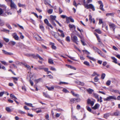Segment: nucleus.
<instances>
[{"label": "nucleus", "instance_id": "obj_2", "mask_svg": "<svg viewBox=\"0 0 120 120\" xmlns=\"http://www.w3.org/2000/svg\"><path fill=\"white\" fill-rule=\"evenodd\" d=\"M71 40L73 42L77 44H78V42H79V41H78L77 37L75 36H73V33L71 34Z\"/></svg>", "mask_w": 120, "mask_h": 120}, {"label": "nucleus", "instance_id": "obj_64", "mask_svg": "<svg viewBox=\"0 0 120 120\" xmlns=\"http://www.w3.org/2000/svg\"><path fill=\"white\" fill-rule=\"evenodd\" d=\"M98 101L101 102H102V98H98Z\"/></svg>", "mask_w": 120, "mask_h": 120}, {"label": "nucleus", "instance_id": "obj_12", "mask_svg": "<svg viewBox=\"0 0 120 120\" xmlns=\"http://www.w3.org/2000/svg\"><path fill=\"white\" fill-rule=\"evenodd\" d=\"M56 17L55 16H53L52 15H51L50 16V21L51 20H54L55 19Z\"/></svg>", "mask_w": 120, "mask_h": 120}, {"label": "nucleus", "instance_id": "obj_27", "mask_svg": "<svg viewBox=\"0 0 120 120\" xmlns=\"http://www.w3.org/2000/svg\"><path fill=\"white\" fill-rule=\"evenodd\" d=\"M110 116V113H107L105 114L104 116V117L105 118H107Z\"/></svg>", "mask_w": 120, "mask_h": 120}, {"label": "nucleus", "instance_id": "obj_22", "mask_svg": "<svg viewBox=\"0 0 120 120\" xmlns=\"http://www.w3.org/2000/svg\"><path fill=\"white\" fill-rule=\"evenodd\" d=\"M12 78L14 80V82L16 84L17 83V82H16L18 80V79L17 78L15 77H12Z\"/></svg>", "mask_w": 120, "mask_h": 120}, {"label": "nucleus", "instance_id": "obj_55", "mask_svg": "<svg viewBox=\"0 0 120 120\" xmlns=\"http://www.w3.org/2000/svg\"><path fill=\"white\" fill-rule=\"evenodd\" d=\"M97 53H98V54L100 55L101 56H102V53L100 49L99 50V51H98L97 52Z\"/></svg>", "mask_w": 120, "mask_h": 120}, {"label": "nucleus", "instance_id": "obj_26", "mask_svg": "<svg viewBox=\"0 0 120 120\" xmlns=\"http://www.w3.org/2000/svg\"><path fill=\"white\" fill-rule=\"evenodd\" d=\"M25 104L26 105L28 106H30L32 107H34L32 105V104L31 103H27L26 102H25Z\"/></svg>", "mask_w": 120, "mask_h": 120}, {"label": "nucleus", "instance_id": "obj_30", "mask_svg": "<svg viewBox=\"0 0 120 120\" xmlns=\"http://www.w3.org/2000/svg\"><path fill=\"white\" fill-rule=\"evenodd\" d=\"M84 64L88 66H89L90 65L89 63L87 61H85L83 63Z\"/></svg>", "mask_w": 120, "mask_h": 120}, {"label": "nucleus", "instance_id": "obj_23", "mask_svg": "<svg viewBox=\"0 0 120 120\" xmlns=\"http://www.w3.org/2000/svg\"><path fill=\"white\" fill-rule=\"evenodd\" d=\"M82 51L86 55H88L90 54V52L88 51L87 50H82Z\"/></svg>", "mask_w": 120, "mask_h": 120}, {"label": "nucleus", "instance_id": "obj_56", "mask_svg": "<svg viewBox=\"0 0 120 120\" xmlns=\"http://www.w3.org/2000/svg\"><path fill=\"white\" fill-rule=\"evenodd\" d=\"M1 62L3 64L5 65H7L8 64L5 61H1Z\"/></svg>", "mask_w": 120, "mask_h": 120}, {"label": "nucleus", "instance_id": "obj_62", "mask_svg": "<svg viewBox=\"0 0 120 120\" xmlns=\"http://www.w3.org/2000/svg\"><path fill=\"white\" fill-rule=\"evenodd\" d=\"M0 7L4 8L5 9L6 8V6L4 5H1V4H0Z\"/></svg>", "mask_w": 120, "mask_h": 120}, {"label": "nucleus", "instance_id": "obj_16", "mask_svg": "<svg viewBox=\"0 0 120 120\" xmlns=\"http://www.w3.org/2000/svg\"><path fill=\"white\" fill-rule=\"evenodd\" d=\"M74 102H75V98H71L70 99V102L71 103H73Z\"/></svg>", "mask_w": 120, "mask_h": 120}, {"label": "nucleus", "instance_id": "obj_13", "mask_svg": "<svg viewBox=\"0 0 120 120\" xmlns=\"http://www.w3.org/2000/svg\"><path fill=\"white\" fill-rule=\"evenodd\" d=\"M50 45H51L52 48L53 49H56V47L54 45V44L53 43H50Z\"/></svg>", "mask_w": 120, "mask_h": 120}, {"label": "nucleus", "instance_id": "obj_61", "mask_svg": "<svg viewBox=\"0 0 120 120\" xmlns=\"http://www.w3.org/2000/svg\"><path fill=\"white\" fill-rule=\"evenodd\" d=\"M52 11L53 10L52 9H50L48 11L49 13L51 14L52 13Z\"/></svg>", "mask_w": 120, "mask_h": 120}, {"label": "nucleus", "instance_id": "obj_11", "mask_svg": "<svg viewBox=\"0 0 120 120\" xmlns=\"http://www.w3.org/2000/svg\"><path fill=\"white\" fill-rule=\"evenodd\" d=\"M23 64L26 67L27 69L28 70H30L31 68L28 65L26 64Z\"/></svg>", "mask_w": 120, "mask_h": 120}, {"label": "nucleus", "instance_id": "obj_38", "mask_svg": "<svg viewBox=\"0 0 120 120\" xmlns=\"http://www.w3.org/2000/svg\"><path fill=\"white\" fill-rule=\"evenodd\" d=\"M68 84V83L67 82H60L59 83H58L59 84V85H61V84Z\"/></svg>", "mask_w": 120, "mask_h": 120}, {"label": "nucleus", "instance_id": "obj_15", "mask_svg": "<svg viewBox=\"0 0 120 120\" xmlns=\"http://www.w3.org/2000/svg\"><path fill=\"white\" fill-rule=\"evenodd\" d=\"M120 114V112L116 110L114 113V114L115 116H118Z\"/></svg>", "mask_w": 120, "mask_h": 120}, {"label": "nucleus", "instance_id": "obj_54", "mask_svg": "<svg viewBox=\"0 0 120 120\" xmlns=\"http://www.w3.org/2000/svg\"><path fill=\"white\" fill-rule=\"evenodd\" d=\"M54 20H51L50 21V22H51L52 25H54V26H56V24L53 21Z\"/></svg>", "mask_w": 120, "mask_h": 120}, {"label": "nucleus", "instance_id": "obj_4", "mask_svg": "<svg viewBox=\"0 0 120 120\" xmlns=\"http://www.w3.org/2000/svg\"><path fill=\"white\" fill-rule=\"evenodd\" d=\"M12 36L16 40H18L19 39V37L18 36L17 34L15 33L12 34Z\"/></svg>", "mask_w": 120, "mask_h": 120}, {"label": "nucleus", "instance_id": "obj_1", "mask_svg": "<svg viewBox=\"0 0 120 120\" xmlns=\"http://www.w3.org/2000/svg\"><path fill=\"white\" fill-rule=\"evenodd\" d=\"M83 5L85 8L87 9H91L93 11L95 10L94 6L92 4H88L86 3L85 0H84Z\"/></svg>", "mask_w": 120, "mask_h": 120}, {"label": "nucleus", "instance_id": "obj_57", "mask_svg": "<svg viewBox=\"0 0 120 120\" xmlns=\"http://www.w3.org/2000/svg\"><path fill=\"white\" fill-rule=\"evenodd\" d=\"M4 40L7 42H8L9 41V40L8 38H4Z\"/></svg>", "mask_w": 120, "mask_h": 120}, {"label": "nucleus", "instance_id": "obj_31", "mask_svg": "<svg viewBox=\"0 0 120 120\" xmlns=\"http://www.w3.org/2000/svg\"><path fill=\"white\" fill-rule=\"evenodd\" d=\"M66 41L68 42H69L70 41V38L69 36H68L66 37L65 39Z\"/></svg>", "mask_w": 120, "mask_h": 120}, {"label": "nucleus", "instance_id": "obj_29", "mask_svg": "<svg viewBox=\"0 0 120 120\" xmlns=\"http://www.w3.org/2000/svg\"><path fill=\"white\" fill-rule=\"evenodd\" d=\"M4 24V22L0 19V26H2Z\"/></svg>", "mask_w": 120, "mask_h": 120}, {"label": "nucleus", "instance_id": "obj_7", "mask_svg": "<svg viewBox=\"0 0 120 120\" xmlns=\"http://www.w3.org/2000/svg\"><path fill=\"white\" fill-rule=\"evenodd\" d=\"M100 106L98 104H96L94 106L92 107V108L94 110H96L98 109Z\"/></svg>", "mask_w": 120, "mask_h": 120}, {"label": "nucleus", "instance_id": "obj_47", "mask_svg": "<svg viewBox=\"0 0 120 120\" xmlns=\"http://www.w3.org/2000/svg\"><path fill=\"white\" fill-rule=\"evenodd\" d=\"M35 38L38 40L41 41L42 40L41 38L38 35V37H35Z\"/></svg>", "mask_w": 120, "mask_h": 120}, {"label": "nucleus", "instance_id": "obj_21", "mask_svg": "<svg viewBox=\"0 0 120 120\" xmlns=\"http://www.w3.org/2000/svg\"><path fill=\"white\" fill-rule=\"evenodd\" d=\"M18 5L19 7H22L23 8H24L26 7V5L24 4H22L20 3H19Z\"/></svg>", "mask_w": 120, "mask_h": 120}, {"label": "nucleus", "instance_id": "obj_63", "mask_svg": "<svg viewBox=\"0 0 120 120\" xmlns=\"http://www.w3.org/2000/svg\"><path fill=\"white\" fill-rule=\"evenodd\" d=\"M99 79L97 77H96L94 78V81L95 82H98Z\"/></svg>", "mask_w": 120, "mask_h": 120}, {"label": "nucleus", "instance_id": "obj_3", "mask_svg": "<svg viewBox=\"0 0 120 120\" xmlns=\"http://www.w3.org/2000/svg\"><path fill=\"white\" fill-rule=\"evenodd\" d=\"M95 102V100H92L88 99L87 101V103L88 104L90 105L91 106H93Z\"/></svg>", "mask_w": 120, "mask_h": 120}, {"label": "nucleus", "instance_id": "obj_25", "mask_svg": "<svg viewBox=\"0 0 120 120\" xmlns=\"http://www.w3.org/2000/svg\"><path fill=\"white\" fill-rule=\"evenodd\" d=\"M114 13H107L106 14V15L107 16H113Z\"/></svg>", "mask_w": 120, "mask_h": 120}, {"label": "nucleus", "instance_id": "obj_41", "mask_svg": "<svg viewBox=\"0 0 120 120\" xmlns=\"http://www.w3.org/2000/svg\"><path fill=\"white\" fill-rule=\"evenodd\" d=\"M62 91L65 93H69V91L66 89L64 88L62 90Z\"/></svg>", "mask_w": 120, "mask_h": 120}, {"label": "nucleus", "instance_id": "obj_34", "mask_svg": "<svg viewBox=\"0 0 120 120\" xmlns=\"http://www.w3.org/2000/svg\"><path fill=\"white\" fill-rule=\"evenodd\" d=\"M47 87L48 89L49 90H53L54 89V87L53 86H52L50 87Z\"/></svg>", "mask_w": 120, "mask_h": 120}, {"label": "nucleus", "instance_id": "obj_8", "mask_svg": "<svg viewBox=\"0 0 120 120\" xmlns=\"http://www.w3.org/2000/svg\"><path fill=\"white\" fill-rule=\"evenodd\" d=\"M2 51L4 53L7 55H12L13 54V53L11 52H8L4 50H3Z\"/></svg>", "mask_w": 120, "mask_h": 120}, {"label": "nucleus", "instance_id": "obj_42", "mask_svg": "<svg viewBox=\"0 0 120 120\" xmlns=\"http://www.w3.org/2000/svg\"><path fill=\"white\" fill-rule=\"evenodd\" d=\"M1 31L5 32L7 33V31H8V32H9L10 30H6L5 29H4L3 30H1Z\"/></svg>", "mask_w": 120, "mask_h": 120}, {"label": "nucleus", "instance_id": "obj_17", "mask_svg": "<svg viewBox=\"0 0 120 120\" xmlns=\"http://www.w3.org/2000/svg\"><path fill=\"white\" fill-rule=\"evenodd\" d=\"M69 27L71 29L73 28L74 29H75L76 28L75 26L74 25L69 24Z\"/></svg>", "mask_w": 120, "mask_h": 120}, {"label": "nucleus", "instance_id": "obj_51", "mask_svg": "<svg viewBox=\"0 0 120 120\" xmlns=\"http://www.w3.org/2000/svg\"><path fill=\"white\" fill-rule=\"evenodd\" d=\"M50 69L51 70L54 71H56V68L52 67H50Z\"/></svg>", "mask_w": 120, "mask_h": 120}, {"label": "nucleus", "instance_id": "obj_9", "mask_svg": "<svg viewBox=\"0 0 120 120\" xmlns=\"http://www.w3.org/2000/svg\"><path fill=\"white\" fill-rule=\"evenodd\" d=\"M86 90L88 93L90 94H91L92 93V92L94 91V90H93L90 89L89 88Z\"/></svg>", "mask_w": 120, "mask_h": 120}, {"label": "nucleus", "instance_id": "obj_35", "mask_svg": "<svg viewBox=\"0 0 120 120\" xmlns=\"http://www.w3.org/2000/svg\"><path fill=\"white\" fill-rule=\"evenodd\" d=\"M111 91L114 93H116L119 92V91L117 90H115L113 89H112L111 90Z\"/></svg>", "mask_w": 120, "mask_h": 120}, {"label": "nucleus", "instance_id": "obj_39", "mask_svg": "<svg viewBox=\"0 0 120 120\" xmlns=\"http://www.w3.org/2000/svg\"><path fill=\"white\" fill-rule=\"evenodd\" d=\"M6 91H4L0 92V97H1L4 93H6Z\"/></svg>", "mask_w": 120, "mask_h": 120}, {"label": "nucleus", "instance_id": "obj_37", "mask_svg": "<svg viewBox=\"0 0 120 120\" xmlns=\"http://www.w3.org/2000/svg\"><path fill=\"white\" fill-rule=\"evenodd\" d=\"M75 102H79L81 100L80 98H75Z\"/></svg>", "mask_w": 120, "mask_h": 120}, {"label": "nucleus", "instance_id": "obj_36", "mask_svg": "<svg viewBox=\"0 0 120 120\" xmlns=\"http://www.w3.org/2000/svg\"><path fill=\"white\" fill-rule=\"evenodd\" d=\"M103 4L100 5V9L101 10H102L103 11H105L104 9L103 8Z\"/></svg>", "mask_w": 120, "mask_h": 120}, {"label": "nucleus", "instance_id": "obj_43", "mask_svg": "<svg viewBox=\"0 0 120 120\" xmlns=\"http://www.w3.org/2000/svg\"><path fill=\"white\" fill-rule=\"evenodd\" d=\"M18 112L19 113L22 114H25V112L23 111H22L20 110H18Z\"/></svg>", "mask_w": 120, "mask_h": 120}, {"label": "nucleus", "instance_id": "obj_10", "mask_svg": "<svg viewBox=\"0 0 120 120\" xmlns=\"http://www.w3.org/2000/svg\"><path fill=\"white\" fill-rule=\"evenodd\" d=\"M109 25L111 28H113L116 27V26L114 24L111 22L109 23Z\"/></svg>", "mask_w": 120, "mask_h": 120}, {"label": "nucleus", "instance_id": "obj_58", "mask_svg": "<svg viewBox=\"0 0 120 120\" xmlns=\"http://www.w3.org/2000/svg\"><path fill=\"white\" fill-rule=\"evenodd\" d=\"M68 17L69 20L71 22H74V19L71 18V17Z\"/></svg>", "mask_w": 120, "mask_h": 120}, {"label": "nucleus", "instance_id": "obj_19", "mask_svg": "<svg viewBox=\"0 0 120 120\" xmlns=\"http://www.w3.org/2000/svg\"><path fill=\"white\" fill-rule=\"evenodd\" d=\"M87 57H88L89 59L92 60L93 61H96V60L93 57H91L90 56H87Z\"/></svg>", "mask_w": 120, "mask_h": 120}, {"label": "nucleus", "instance_id": "obj_40", "mask_svg": "<svg viewBox=\"0 0 120 120\" xmlns=\"http://www.w3.org/2000/svg\"><path fill=\"white\" fill-rule=\"evenodd\" d=\"M4 10L5 11V13H7L8 15H12V14L11 12L8 11H6L4 9Z\"/></svg>", "mask_w": 120, "mask_h": 120}, {"label": "nucleus", "instance_id": "obj_32", "mask_svg": "<svg viewBox=\"0 0 120 120\" xmlns=\"http://www.w3.org/2000/svg\"><path fill=\"white\" fill-rule=\"evenodd\" d=\"M41 80V78H40L38 79H35V82L36 83H38Z\"/></svg>", "mask_w": 120, "mask_h": 120}, {"label": "nucleus", "instance_id": "obj_59", "mask_svg": "<svg viewBox=\"0 0 120 120\" xmlns=\"http://www.w3.org/2000/svg\"><path fill=\"white\" fill-rule=\"evenodd\" d=\"M4 12V11L1 8H0V15H2Z\"/></svg>", "mask_w": 120, "mask_h": 120}, {"label": "nucleus", "instance_id": "obj_33", "mask_svg": "<svg viewBox=\"0 0 120 120\" xmlns=\"http://www.w3.org/2000/svg\"><path fill=\"white\" fill-rule=\"evenodd\" d=\"M44 22L48 26V24H49V21L47 19H45L44 20Z\"/></svg>", "mask_w": 120, "mask_h": 120}, {"label": "nucleus", "instance_id": "obj_6", "mask_svg": "<svg viewBox=\"0 0 120 120\" xmlns=\"http://www.w3.org/2000/svg\"><path fill=\"white\" fill-rule=\"evenodd\" d=\"M10 6L11 9L12 8H16V5L13 1L11 2Z\"/></svg>", "mask_w": 120, "mask_h": 120}, {"label": "nucleus", "instance_id": "obj_53", "mask_svg": "<svg viewBox=\"0 0 120 120\" xmlns=\"http://www.w3.org/2000/svg\"><path fill=\"white\" fill-rule=\"evenodd\" d=\"M111 81L110 80H108L106 82V84L107 86H109L110 84Z\"/></svg>", "mask_w": 120, "mask_h": 120}, {"label": "nucleus", "instance_id": "obj_18", "mask_svg": "<svg viewBox=\"0 0 120 120\" xmlns=\"http://www.w3.org/2000/svg\"><path fill=\"white\" fill-rule=\"evenodd\" d=\"M86 108L88 111L90 112H92V109L90 107L87 106L86 107Z\"/></svg>", "mask_w": 120, "mask_h": 120}, {"label": "nucleus", "instance_id": "obj_28", "mask_svg": "<svg viewBox=\"0 0 120 120\" xmlns=\"http://www.w3.org/2000/svg\"><path fill=\"white\" fill-rule=\"evenodd\" d=\"M48 62L49 63L51 64H53L54 63L52 60L50 59H48Z\"/></svg>", "mask_w": 120, "mask_h": 120}, {"label": "nucleus", "instance_id": "obj_20", "mask_svg": "<svg viewBox=\"0 0 120 120\" xmlns=\"http://www.w3.org/2000/svg\"><path fill=\"white\" fill-rule=\"evenodd\" d=\"M9 43L10 45H14L15 44L16 42L15 41H11L9 42Z\"/></svg>", "mask_w": 120, "mask_h": 120}, {"label": "nucleus", "instance_id": "obj_45", "mask_svg": "<svg viewBox=\"0 0 120 120\" xmlns=\"http://www.w3.org/2000/svg\"><path fill=\"white\" fill-rule=\"evenodd\" d=\"M95 30L96 32L99 34H101V31L99 29H96Z\"/></svg>", "mask_w": 120, "mask_h": 120}, {"label": "nucleus", "instance_id": "obj_52", "mask_svg": "<svg viewBox=\"0 0 120 120\" xmlns=\"http://www.w3.org/2000/svg\"><path fill=\"white\" fill-rule=\"evenodd\" d=\"M99 22L98 24L99 25L103 23L102 19H99Z\"/></svg>", "mask_w": 120, "mask_h": 120}, {"label": "nucleus", "instance_id": "obj_14", "mask_svg": "<svg viewBox=\"0 0 120 120\" xmlns=\"http://www.w3.org/2000/svg\"><path fill=\"white\" fill-rule=\"evenodd\" d=\"M71 93L74 97H79V94L75 93L74 91H71Z\"/></svg>", "mask_w": 120, "mask_h": 120}, {"label": "nucleus", "instance_id": "obj_44", "mask_svg": "<svg viewBox=\"0 0 120 120\" xmlns=\"http://www.w3.org/2000/svg\"><path fill=\"white\" fill-rule=\"evenodd\" d=\"M6 109L8 112H11V110L10 108L8 107H6Z\"/></svg>", "mask_w": 120, "mask_h": 120}, {"label": "nucleus", "instance_id": "obj_49", "mask_svg": "<svg viewBox=\"0 0 120 120\" xmlns=\"http://www.w3.org/2000/svg\"><path fill=\"white\" fill-rule=\"evenodd\" d=\"M6 26L8 27L9 29H11L12 28L11 27V26H10V25L8 24V23H6Z\"/></svg>", "mask_w": 120, "mask_h": 120}, {"label": "nucleus", "instance_id": "obj_24", "mask_svg": "<svg viewBox=\"0 0 120 120\" xmlns=\"http://www.w3.org/2000/svg\"><path fill=\"white\" fill-rule=\"evenodd\" d=\"M95 52H97L98 51H99V49L97 48V47H94L93 48Z\"/></svg>", "mask_w": 120, "mask_h": 120}, {"label": "nucleus", "instance_id": "obj_5", "mask_svg": "<svg viewBox=\"0 0 120 120\" xmlns=\"http://www.w3.org/2000/svg\"><path fill=\"white\" fill-rule=\"evenodd\" d=\"M111 58L113 60L112 62L116 64H117L118 65L120 66V63H118L117 61V59L114 57L112 56L111 57Z\"/></svg>", "mask_w": 120, "mask_h": 120}, {"label": "nucleus", "instance_id": "obj_60", "mask_svg": "<svg viewBox=\"0 0 120 120\" xmlns=\"http://www.w3.org/2000/svg\"><path fill=\"white\" fill-rule=\"evenodd\" d=\"M40 28L41 29L42 31H44V27L43 26H40Z\"/></svg>", "mask_w": 120, "mask_h": 120}, {"label": "nucleus", "instance_id": "obj_48", "mask_svg": "<svg viewBox=\"0 0 120 120\" xmlns=\"http://www.w3.org/2000/svg\"><path fill=\"white\" fill-rule=\"evenodd\" d=\"M114 99V98H104V101H109L111 99Z\"/></svg>", "mask_w": 120, "mask_h": 120}, {"label": "nucleus", "instance_id": "obj_46", "mask_svg": "<svg viewBox=\"0 0 120 120\" xmlns=\"http://www.w3.org/2000/svg\"><path fill=\"white\" fill-rule=\"evenodd\" d=\"M105 75L104 73H102V74L101 78L103 79H104V78L105 76Z\"/></svg>", "mask_w": 120, "mask_h": 120}, {"label": "nucleus", "instance_id": "obj_50", "mask_svg": "<svg viewBox=\"0 0 120 120\" xmlns=\"http://www.w3.org/2000/svg\"><path fill=\"white\" fill-rule=\"evenodd\" d=\"M45 117L46 119L47 120H49V115L48 114H47L45 115Z\"/></svg>", "mask_w": 120, "mask_h": 120}]
</instances>
